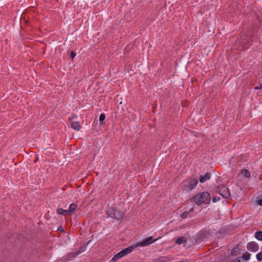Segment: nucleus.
<instances>
[{
  "label": "nucleus",
  "mask_w": 262,
  "mask_h": 262,
  "mask_svg": "<svg viewBox=\"0 0 262 262\" xmlns=\"http://www.w3.org/2000/svg\"><path fill=\"white\" fill-rule=\"evenodd\" d=\"M205 232H207L208 235H210L213 233V230H211V229H206L205 230Z\"/></svg>",
  "instance_id": "25"
},
{
  "label": "nucleus",
  "mask_w": 262,
  "mask_h": 262,
  "mask_svg": "<svg viewBox=\"0 0 262 262\" xmlns=\"http://www.w3.org/2000/svg\"><path fill=\"white\" fill-rule=\"evenodd\" d=\"M106 214L116 220H122L124 216V213L118 210L116 207L109 208L107 210Z\"/></svg>",
  "instance_id": "2"
},
{
  "label": "nucleus",
  "mask_w": 262,
  "mask_h": 262,
  "mask_svg": "<svg viewBox=\"0 0 262 262\" xmlns=\"http://www.w3.org/2000/svg\"><path fill=\"white\" fill-rule=\"evenodd\" d=\"M215 190L224 198L227 199L230 196L229 189L223 185L218 186Z\"/></svg>",
  "instance_id": "4"
},
{
  "label": "nucleus",
  "mask_w": 262,
  "mask_h": 262,
  "mask_svg": "<svg viewBox=\"0 0 262 262\" xmlns=\"http://www.w3.org/2000/svg\"><path fill=\"white\" fill-rule=\"evenodd\" d=\"M256 257L258 261H261L262 260V252H260L258 253L256 255Z\"/></svg>",
  "instance_id": "21"
},
{
  "label": "nucleus",
  "mask_w": 262,
  "mask_h": 262,
  "mask_svg": "<svg viewBox=\"0 0 262 262\" xmlns=\"http://www.w3.org/2000/svg\"><path fill=\"white\" fill-rule=\"evenodd\" d=\"M259 86H256L254 88V90H258V89H261V88H259Z\"/></svg>",
  "instance_id": "28"
},
{
  "label": "nucleus",
  "mask_w": 262,
  "mask_h": 262,
  "mask_svg": "<svg viewBox=\"0 0 262 262\" xmlns=\"http://www.w3.org/2000/svg\"><path fill=\"white\" fill-rule=\"evenodd\" d=\"M251 254L248 252H245L243 255V258L245 260H249L250 258Z\"/></svg>",
  "instance_id": "19"
},
{
  "label": "nucleus",
  "mask_w": 262,
  "mask_h": 262,
  "mask_svg": "<svg viewBox=\"0 0 262 262\" xmlns=\"http://www.w3.org/2000/svg\"><path fill=\"white\" fill-rule=\"evenodd\" d=\"M169 260V258L167 256H160L157 258V261L158 262H167Z\"/></svg>",
  "instance_id": "12"
},
{
  "label": "nucleus",
  "mask_w": 262,
  "mask_h": 262,
  "mask_svg": "<svg viewBox=\"0 0 262 262\" xmlns=\"http://www.w3.org/2000/svg\"><path fill=\"white\" fill-rule=\"evenodd\" d=\"M122 257L120 252H119L117 254L115 255L112 258L111 261L113 262H115L117 261L119 259Z\"/></svg>",
  "instance_id": "15"
},
{
  "label": "nucleus",
  "mask_w": 262,
  "mask_h": 262,
  "mask_svg": "<svg viewBox=\"0 0 262 262\" xmlns=\"http://www.w3.org/2000/svg\"><path fill=\"white\" fill-rule=\"evenodd\" d=\"M85 250V248H81L79 250L77 251V252L75 254L70 253L69 254L68 256L69 257V259H72L74 257H75L77 256L78 254H80L81 253L83 252Z\"/></svg>",
  "instance_id": "10"
},
{
  "label": "nucleus",
  "mask_w": 262,
  "mask_h": 262,
  "mask_svg": "<svg viewBox=\"0 0 262 262\" xmlns=\"http://www.w3.org/2000/svg\"><path fill=\"white\" fill-rule=\"evenodd\" d=\"M211 177L210 172H206L204 175H201L199 177V180L201 183H204L209 180Z\"/></svg>",
  "instance_id": "8"
},
{
  "label": "nucleus",
  "mask_w": 262,
  "mask_h": 262,
  "mask_svg": "<svg viewBox=\"0 0 262 262\" xmlns=\"http://www.w3.org/2000/svg\"><path fill=\"white\" fill-rule=\"evenodd\" d=\"M220 200V198L219 196H214L212 198V201L214 203L217 202Z\"/></svg>",
  "instance_id": "24"
},
{
  "label": "nucleus",
  "mask_w": 262,
  "mask_h": 262,
  "mask_svg": "<svg viewBox=\"0 0 262 262\" xmlns=\"http://www.w3.org/2000/svg\"><path fill=\"white\" fill-rule=\"evenodd\" d=\"M259 88H261V89H262V82L259 84Z\"/></svg>",
  "instance_id": "29"
},
{
  "label": "nucleus",
  "mask_w": 262,
  "mask_h": 262,
  "mask_svg": "<svg viewBox=\"0 0 262 262\" xmlns=\"http://www.w3.org/2000/svg\"><path fill=\"white\" fill-rule=\"evenodd\" d=\"M71 127L75 130H79L81 128V126L78 121H71Z\"/></svg>",
  "instance_id": "9"
},
{
  "label": "nucleus",
  "mask_w": 262,
  "mask_h": 262,
  "mask_svg": "<svg viewBox=\"0 0 262 262\" xmlns=\"http://www.w3.org/2000/svg\"><path fill=\"white\" fill-rule=\"evenodd\" d=\"M242 174L246 178H250L251 177V174L249 171L247 169H244L242 172Z\"/></svg>",
  "instance_id": "18"
},
{
  "label": "nucleus",
  "mask_w": 262,
  "mask_h": 262,
  "mask_svg": "<svg viewBox=\"0 0 262 262\" xmlns=\"http://www.w3.org/2000/svg\"><path fill=\"white\" fill-rule=\"evenodd\" d=\"M193 210V208H192L190 210V211H192Z\"/></svg>",
  "instance_id": "30"
},
{
  "label": "nucleus",
  "mask_w": 262,
  "mask_h": 262,
  "mask_svg": "<svg viewBox=\"0 0 262 262\" xmlns=\"http://www.w3.org/2000/svg\"><path fill=\"white\" fill-rule=\"evenodd\" d=\"M186 242V239L184 236L180 237L176 241V244L178 245H180L183 243H185Z\"/></svg>",
  "instance_id": "14"
},
{
  "label": "nucleus",
  "mask_w": 262,
  "mask_h": 262,
  "mask_svg": "<svg viewBox=\"0 0 262 262\" xmlns=\"http://www.w3.org/2000/svg\"><path fill=\"white\" fill-rule=\"evenodd\" d=\"M233 262H241V260H240V259L239 258H236L234 260Z\"/></svg>",
  "instance_id": "26"
},
{
  "label": "nucleus",
  "mask_w": 262,
  "mask_h": 262,
  "mask_svg": "<svg viewBox=\"0 0 262 262\" xmlns=\"http://www.w3.org/2000/svg\"><path fill=\"white\" fill-rule=\"evenodd\" d=\"M198 183V181L196 179H190L185 181L182 186V189L183 191L188 192L194 189Z\"/></svg>",
  "instance_id": "3"
},
{
  "label": "nucleus",
  "mask_w": 262,
  "mask_h": 262,
  "mask_svg": "<svg viewBox=\"0 0 262 262\" xmlns=\"http://www.w3.org/2000/svg\"><path fill=\"white\" fill-rule=\"evenodd\" d=\"M159 238H157L156 239H153L152 236L149 237L148 238H145L141 241L139 244L138 246L140 247H145L150 244L154 243L157 241Z\"/></svg>",
  "instance_id": "5"
},
{
  "label": "nucleus",
  "mask_w": 262,
  "mask_h": 262,
  "mask_svg": "<svg viewBox=\"0 0 262 262\" xmlns=\"http://www.w3.org/2000/svg\"><path fill=\"white\" fill-rule=\"evenodd\" d=\"M261 249H262V248H261Z\"/></svg>",
  "instance_id": "31"
},
{
  "label": "nucleus",
  "mask_w": 262,
  "mask_h": 262,
  "mask_svg": "<svg viewBox=\"0 0 262 262\" xmlns=\"http://www.w3.org/2000/svg\"><path fill=\"white\" fill-rule=\"evenodd\" d=\"M258 204H259L260 206H262V199H261V200H260L259 201Z\"/></svg>",
  "instance_id": "27"
},
{
  "label": "nucleus",
  "mask_w": 262,
  "mask_h": 262,
  "mask_svg": "<svg viewBox=\"0 0 262 262\" xmlns=\"http://www.w3.org/2000/svg\"><path fill=\"white\" fill-rule=\"evenodd\" d=\"M69 212L68 210H64L62 208H58L57 209V213L58 214L66 216L67 213Z\"/></svg>",
  "instance_id": "13"
},
{
  "label": "nucleus",
  "mask_w": 262,
  "mask_h": 262,
  "mask_svg": "<svg viewBox=\"0 0 262 262\" xmlns=\"http://www.w3.org/2000/svg\"><path fill=\"white\" fill-rule=\"evenodd\" d=\"M76 55V54L74 51H72L71 52L70 57L71 59H73Z\"/></svg>",
  "instance_id": "23"
},
{
  "label": "nucleus",
  "mask_w": 262,
  "mask_h": 262,
  "mask_svg": "<svg viewBox=\"0 0 262 262\" xmlns=\"http://www.w3.org/2000/svg\"><path fill=\"white\" fill-rule=\"evenodd\" d=\"M189 211H185L183 212L181 215L180 216L181 218L184 219L187 217L188 214H189Z\"/></svg>",
  "instance_id": "20"
},
{
  "label": "nucleus",
  "mask_w": 262,
  "mask_h": 262,
  "mask_svg": "<svg viewBox=\"0 0 262 262\" xmlns=\"http://www.w3.org/2000/svg\"><path fill=\"white\" fill-rule=\"evenodd\" d=\"M136 247V246H131L127 247L125 249H123L122 251L120 252L122 256L123 257L126 255L131 253Z\"/></svg>",
  "instance_id": "7"
},
{
  "label": "nucleus",
  "mask_w": 262,
  "mask_h": 262,
  "mask_svg": "<svg viewBox=\"0 0 262 262\" xmlns=\"http://www.w3.org/2000/svg\"><path fill=\"white\" fill-rule=\"evenodd\" d=\"M191 200L198 205L202 204H209L210 203L211 196L209 193L204 191L193 196Z\"/></svg>",
  "instance_id": "1"
},
{
  "label": "nucleus",
  "mask_w": 262,
  "mask_h": 262,
  "mask_svg": "<svg viewBox=\"0 0 262 262\" xmlns=\"http://www.w3.org/2000/svg\"><path fill=\"white\" fill-rule=\"evenodd\" d=\"M255 238L258 241H262V231H256L255 233Z\"/></svg>",
  "instance_id": "16"
},
{
  "label": "nucleus",
  "mask_w": 262,
  "mask_h": 262,
  "mask_svg": "<svg viewBox=\"0 0 262 262\" xmlns=\"http://www.w3.org/2000/svg\"><path fill=\"white\" fill-rule=\"evenodd\" d=\"M239 245H237L235 246V247H234V248L232 249V250H231V255H232L236 256L238 255V251L239 249Z\"/></svg>",
  "instance_id": "11"
},
{
  "label": "nucleus",
  "mask_w": 262,
  "mask_h": 262,
  "mask_svg": "<svg viewBox=\"0 0 262 262\" xmlns=\"http://www.w3.org/2000/svg\"><path fill=\"white\" fill-rule=\"evenodd\" d=\"M105 118H106V116L104 113L101 114L99 116V121L100 122H102L103 121H104L105 120Z\"/></svg>",
  "instance_id": "22"
},
{
  "label": "nucleus",
  "mask_w": 262,
  "mask_h": 262,
  "mask_svg": "<svg viewBox=\"0 0 262 262\" xmlns=\"http://www.w3.org/2000/svg\"><path fill=\"white\" fill-rule=\"evenodd\" d=\"M247 249L251 252H255L258 250L259 245L255 242H250L247 244Z\"/></svg>",
  "instance_id": "6"
},
{
  "label": "nucleus",
  "mask_w": 262,
  "mask_h": 262,
  "mask_svg": "<svg viewBox=\"0 0 262 262\" xmlns=\"http://www.w3.org/2000/svg\"><path fill=\"white\" fill-rule=\"evenodd\" d=\"M77 205L74 203H72L69 206V212H73L77 209Z\"/></svg>",
  "instance_id": "17"
}]
</instances>
